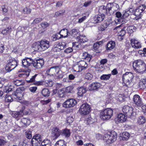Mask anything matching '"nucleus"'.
I'll return each instance as SVG.
<instances>
[{
    "mask_svg": "<svg viewBox=\"0 0 146 146\" xmlns=\"http://www.w3.org/2000/svg\"><path fill=\"white\" fill-rule=\"evenodd\" d=\"M5 100L6 102H9L13 101V99L11 96L6 95L5 96Z\"/></svg>",
    "mask_w": 146,
    "mask_h": 146,
    "instance_id": "680f3d73",
    "label": "nucleus"
},
{
    "mask_svg": "<svg viewBox=\"0 0 146 146\" xmlns=\"http://www.w3.org/2000/svg\"><path fill=\"white\" fill-rule=\"evenodd\" d=\"M28 60V64L29 66L32 64L33 65V63L35 60V59H33L31 58L26 57Z\"/></svg>",
    "mask_w": 146,
    "mask_h": 146,
    "instance_id": "052dcab7",
    "label": "nucleus"
},
{
    "mask_svg": "<svg viewBox=\"0 0 146 146\" xmlns=\"http://www.w3.org/2000/svg\"><path fill=\"white\" fill-rule=\"evenodd\" d=\"M64 13V11H60L56 12L54 16V17H57L60 15H62Z\"/></svg>",
    "mask_w": 146,
    "mask_h": 146,
    "instance_id": "338daca9",
    "label": "nucleus"
},
{
    "mask_svg": "<svg viewBox=\"0 0 146 146\" xmlns=\"http://www.w3.org/2000/svg\"><path fill=\"white\" fill-rule=\"evenodd\" d=\"M13 82L14 84L17 86L22 85L23 84V82L22 80H17L14 81Z\"/></svg>",
    "mask_w": 146,
    "mask_h": 146,
    "instance_id": "de8ad7c7",
    "label": "nucleus"
},
{
    "mask_svg": "<svg viewBox=\"0 0 146 146\" xmlns=\"http://www.w3.org/2000/svg\"><path fill=\"white\" fill-rule=\"evenodd\" d=\"M61 135L66 137H68L70 135V133L69 130L66 129L62 131Z\"/></svg>",
    "mask_w": 146,
    "mask_h": 146,
    "instance_id": "72a5a7b5",
    "label": "nucleus"
},
{
    "mask_svg": "<svg viewBox=\"0 0 146 146\" xmlns=\"http://www.w3.org/2000/svg\"><path fill=\"white\" fill-rule=\"evenodd\" d=\"M122 111L125 115L128 117L132 115L133 113V108L128 106H124L123 108Z\"/></svg>",
    "mask_w": 146,
    "mask_h": 146,
    "instance_id": "0eeeda50",
    "label": "nucleus"
},
{
    "mask_svg": "<svg viewBox=\"0 0 146 146\" xmlns=\"http://www.w3.org/2000/svg\"><path fill=\"white\" fill-rule=\"evenodd\" d=\"M90 109V106L85 103L81 105L79 109V111L81 114L86 115L89 113Z\"/></svg>",
    "mask_w": 146,
    "mask_h": 146,
    "instance_id": "20e7f679",
    "label": "nucleus"
},
{
    "mask_svg": "<svg viewBox=\"0 0 146 146\" xmlns=\"http://www.w3.org/2000/svg\"><path fill=\"white\" fill-rule=\"evenodd\" d=\"M79 32V30L78 29H73L71 31V35L72 36L76 35Z\"/></svg>",
    "mask_w": 146,
    "mask_h": 146,
    "instance_id": "3c124183",
    "label": "nucleus"
},
{
    "mask_svg": "<svg viewBox=\"0 0 146 146\" xmlns=\"http://www.w3.org/2000/svg\"><path fill=\"white\" fill-rule=\"evenodd\" d=\"M126 119L127 118L124 114L120 113L118 115L116 120V121L119 122L123 123L126 121Z\"/></svg>",
    "mask_w": 146,
    "mask_h": 146,
    "instance_id": "412c9836",
    "label": "nucleus"
},
{
    "mask_svg": "<svg viewBox=\"0 0 146 146\" xmlns=\"http://www.w3.org/2000/svg\"><path fill=\"white\" fill-rule=\"evenodd\" d=\"M60 33H61V34L62 37H67L68 35V34H70V33H69L67 29H64L61 30L60 32Z\"/></svg>",
    "mask_w": 146,
    "mask_h": 146,
    "instance_id": "c85d7f7f",
    "label": "nucleus"
},
{
    "mask_svg": "<svg viewBox=\"0 0 146 146\" xmlns=\"http://www.w3.org/2000/svg\"><path fill=\"white\" fill-rule=\"evenodd\" d=\"M34 141H37L39 143H41L42 140V136L39 134H36L34 136L32 139Z\"/></svg>",
    "mask_w": 146,
    "mask_h": 146,
    "instance_id": "c756f323",
    "label": "nucleus"
},
{
    "mask_svg": "<svg viewBox=\"0 0 146 146\" xmlns=\"http://www.w3.org/2000/svg\"><path fill=\"white\" fill-rule=\"evenodd\" d=\"M107 49L111 50L114 48L115 46V42L113 41H111L108 42L106 45Z\"/></svg>",
    "mask_w": 146,
    "mask_h": 146,
    "instance_id": "bb28decb",
    "label": "nucleus"
},
{
    "mask_svg": "<svg viewBox=\"0 0 146 146\" xmlns=\"http://www.w3.org/2000/svg\"><path fill=\"white\" fill-rule=\"evenodd\" d=\"M13 97L17 100H21L23 98V95L21 93L15 92L12 94Z\"/></svg>",
    "mask_w": 146,
    "mask_h": 146,
    "instance_id": "5701e85b",
    "label": "nucleus"
},
{
    "mask_svg": "<svg viewBox=\"0 0 146 146\" xmlns=\"http://www.w3.org/2000/svg\"><path fill=\"white\" fill-rule=\"evenodd\" d=\"M127 27H125L121 30L120 33H119V34L121 36H123L125 34L126 32L125 30L126 29Z\"/></svg>",
    "mask_w": 146,
    "mask_h": 146,
    "instance_id": "0e129e2a",
    "label": "nucleus"
},
{
    "mask_svg": "<svg viewBox=\"0 0 146 146\" xmlns=\"http://www.w3.org/2000/svg\"><path fill=\"white\" fill-rule=\"evenodd\" d=\"M113 111L110 108H107L102 111L100 114V118L104 120H108L113 115Z\"/></svg>",
    "mask_w": 146,
    "mask_h": 146,
    "instance_id": "f03ea898",
    "label": "nucleus"
},
{
    "mask_svg": "<svg viewBox=\"0 0 146 146\" xmlns=\"http://www.w3.org/2000/svg\"><path fill=\"white\" fill-rule=\"evenodd\" d=\"M28 27V25L23 26V27H18V29L21 31L23 33V32H25V30H27Z\"/></svg>",
    "mask_w": 146,
    "mask_h": 146,
    "instance_id": "5fc2aeb1",
    "label": "nucleus"
},
{
    "mask_svg": "<svg viewBox=\"0 0 146 146\" xmlns=\"http://www.w3.org/2000/svg\"><path fill=\"white\" fill-rule=\"evenodd\" d=\"M115 15L116 17L118 18L117 19L118 21L121 23V21H119V19H120V18H123L122 15L121 13L119 12H117L116 13Z\"/></svg>",
    "mask_w": 146,
    "mask_h": 146,
    "instance_id": "bf43d9fd",
    "label": "nucleus"
},
{
    "mask_svg": "<svg viewBox=\"0 0 146 146\" xmlns=\"http://www.w3.org/2000/svg\"><path fill=\"white\" fill-rule=\"evenodd\" d=\"M64 91L63 90H59L58 91V96L61 98L64 97Z\"/></svg>",
    "mask_w": 146,
    "mask_h": 146,
    "instance_id": "864d4df0",
    "label": "nucleus"
},
{
    "mask_svg": "<svg viewBox=\"0 0 146 146\" xmlns=\"http://www.w3.org/2000/svg\"><path fill=\"white\" fill-rule=\"evenodd\" d=\"M41 145L45 146H47V145H50L51 146V143L50 140L46 139L44 140L41 143Z\"/></svg>",
    "mask_w": 146,
    "mask_h": 146,
    "instance_id": "ea45409f",
    "label": "nucleus"
},
{
    "mask_svg": "<svg viewBox=\"0 0 146 146\" xmlns=\"http://www.w3.org/2000/svg\"><path fill=\"white\" fill-rule=\"evenodd\" d=\"M133 100L134 104L138 107H141L143 105V102L140 97L138 95H134L133 98Z\"/></svg>",
    "mask_w": 146,
    "mask_h": 146,
    "instance_id": "9b49d317",
    "label": "nucleus"
},
{
    "mask_svg": "<svg viewBox=\"0 0 146 146\" xmlns=\"http://www.w3.org/2000/svg\"><path fill=\"white\" fill-rule=\"evenodd\" d=\"M101 86L100 83L98 82H94L89 87V89L90 91L97 90Z\"/></svg>",
    "mask_w": 146,
    "mask_h": 146,
    "instance_id": "f3484780",
    "label": "nucleus"
},
{
    "mask_svg": "<svg viewBox=\"0 0 146 146\" xmlns=\"http://www.w3.org/2000/svg\"><path fill=\"white\" fill-rule=\"evenodd\" d=\"M126 29L129 33H131L135 30L136 27L133 25L130 26L128 27H127Z\"/></svg>",
    "mask_w": 146,
    "mask_h": 146,
    "instance_id": "79ce46f5",
    "label": "nucleus"
},
{
    "mask_svg": "<svg viewBox=\"0 0 146 146\" xmlns=\"http://www.w3.org/2000/svg\"><path fill=\"white\" fill-rule=\"evenodd\" d=\"M40 43L42 51L48 49L50 46L49 42L47 40H42Z\"/></svg>",
    "mask_w": 146,
    "mask_h": 146,
    "instance_id": "ddd939ff",
    "label": "nucleus"
},
{
    "mask_svg": "<svg viewBox=\"0 0 146 146\" xmlns=\"http://www.w3.org/2000/svg\"><path fill=\"white\" fill-rule=\"evenodd\" d=\"M78 63L82 70L86 69L87 66V64L86 62L84 60L80 61Z\"/></svg>",
    "mask_w": 146,
    "mask_h": 146,
    "instance_id": "473e14b6",
    "label": "nucleus"
},
{
    "mask_svg": "<svg viewBox=\"0 0 146 146\" xmlns=\"http://www.w3.org/2000/svg\"><path fill=\"white\" fill-rule=\"evenodd\" d=\"M139 87L141 89H144L146 87V80L143 79L139 82Z\"/></svg>",
    "mask_w": 146,
    "mask_h": 146,
    "instance_id": "f704fd0d",
    "label": "nucleus"
},
{
    "mask_svg": "<svg viewBox=\"0 0 146 146\" xmlns=\"http://www.w3.org/2000/svg\"><path fill=\"white\" fill-rule=\"evenodd\" d=\"M60 44H57L56 46L54 47L53 48V50L55 52H59L61 51L62 49L61 48V47L60 46Z\"/></svg>",
    "mask_w": 146,
    "mask_h": 146,
    "instance_id": "603ef678",
    "label": "nucleus"
},
{
    "mask_svg": "<svg viewBox=\"0 0 146 146\" xmlns=\"http://www.w3.org/2000/svg\"><path fill=\"white\" fill-rule=\"evenodd\" d=\"M117 135L115 131L110 132L104 135V140L108 144H110L115 141L117 138Z\"/></svg>",
    "mask_w": 146,
    "mask_h": 146,
    "instance_id": "f257e3e1",
    "label": "nucleus"
},
{
    "mask_svg": "<svg viewBox=\"0 0 146 146\" xmlns=\"http://www.w3.org/2000/svg\"><path fill=\"white\" fill-rule=\"evenodd\" d=\"M77 38L78 39V41L81 43L86 42L88 40L87 38L85 36H81L78 37Z\"/></svg>",
    "mask_w": 146,
    "mask_h": 146,
    "instance_id": "c03bdc74",
    "label": "nucleus"
},
{
    "mask_svg": "<svg viewBox=\"0 0 146 146\" xmlns=\"http://www.w3.org/2000/svg\"><path fill=\"white\" fill-rule=\"evenodd\" d=\"M44 64V60L43 59H35L33 63V66L36 69H39L42 68Z\"/></svg>",
    "mask_w": 146,
    "mask_h": 146,
    "instance_id": "6e6552de",
    "label": "nucleus"
},
{
    "mask_svg": "<svg viewBox=\"0 0 146 146\" xmlns=\"http://www.w3.org/2000/svg\"><path fill=\"white\" fill-rule=\"evenodd\" d=\"M73 89V87L71 86H69L66 88L64 90V91L67 93H71Z\"/></svg>",
    "mask_w": 146,
    "mask_h": 146,
    "instance_id": "69168bd1",
    "label": "nucleus"
},
{
    "mask_svg": "<svg viewBox=\"0 0 146 146\" xmlns=\"http://www.w3.org/2000/svg\"><path fill=\"white\" fill-rule=\"evenodd\" d=\"M62 131L56 127L53 129L51 132L52 138L53 140L57 139L61 135Z\"/></svg>",
    "mask_w": 146,
    "mask_h": 146,
    "instance_id": "1a4fd4ad",
    "label": "nucleus"
},
{
    "mask_svg": "<svg viewBox=\"0 0 146 146\" xmlns=\"http://www.w3.org/2000/svg\"><path fill=\"white\" fill-rule=\"evenodd\" d=\"M11 27L10 26L2 30L1 33L3 35H7V33H10L11 31Z\"/></svg>",
    "mask_w": 146,
    "mask_h": 146,
    "instance_id": "37998d69",
    "label": "nucleus"
},
{
    "mask_svg": "<svg viewBox=\"0 0 146 146\" xmlns=\"http://www.w3.org/2000/svg\"><path fill=\"white\" fill-rule=\"evenodd\" d=\"M102 41L97 42L94 43L93 46L94 48L96 50L100 46L102 45L103 44Z\"/></svg>",
    "mask_w": 146,
    "mask_h": 146,
    "instance_id": "a19ab883",
    "label": "nucleus"
},
{
    "mask_svg": "<svg viewBox=\"0 0 146 146\" xmlns=\"http://www.w3.org/2000/svg\"><path fill=\"white\" fill-rule=\"evenodd\" d=\"M105 15L103 14H98L95 15L94 17V19L96 23L101 22L104 19Z\"/></svg>",
    "mask_w": 146,
    "mask_h": 146,
    "instance_id": "6ab92c4d",
    "label": "nucleus"
},
{
    "mask_svg": "<svg viewBox=\"0 0 146 146\" xmlns=\"http://www.w3.org/2000/svg\"><path fill=\"white\" fill-rule=\"evenodd\" d=\"M76 103V101L74 99H70L63 103V106L64 108H70L74 107Z\"/></svg>",
    "mask_w": 146,
    "mask_h": 146,
    "instance_id": "423d86ee",
    "label": "nucleus"
},
{
    "mask_svg": "<svg viewBox=\"0 0 146 146\" xmlns=\"http://www.w3.org/2000/svg\"><path fill=\"white\" fill-rule=\"evenodd\" d=\"M111 75V74H103L100 77V79L105 80H108L110 79Z\"/></svg>",
    "mask_w": 146,
    "mask_h": 146,
    "instance_id": "49530a36",
    "label": "nucleus"
},
{
    "mask_svg": "<svg viewBox=\"0 0 146 146\" xmlns=\"http://www.w3.org/2000/svg\"><path fill=\"white\" fill-rule=\"evenodd\" d=\"M14 87L13 86L10 85L9 86H5L4 89V91L6 93H9L14 90Z\"/></svg>",
    "mask_w": 146,
    "mask_h": 146,
    "instance_id": "2f4dec72",
    "label": "nucleus"
},
{
    "mask_svg": "<svg viewBox=\"0 0 146 146\" xmlns=\"http://www.w3.org/2000/svg\"><path fill=\"white\" fill-rule=\"evenodd\" d=\"M25 135L28 139H30L32 138L31 132L29 130H28L26 131L25 133Z\"/></svg>",
    "mask_w": 146,
    "mask_h": 146,
    "instance_id": "09e8293b",
    "label": "nucleus"
},
{
    "mask_svg": "<svg viewBox=\"0 0 146 146\" xmlns=\"http://www.w3.org/2000/svg\"><path fill=\"white\" fill-rule=\"evenodd\" d=\"M134 69L139 73L143 74L146 70V68L145 64H143L141 65L136 67L133 68Z\"/></svg>",
    "mask_w": 146,
    "mask_h": 146,
    "instance_id": "a211bd4d",
    "label": "nucleus"
},
{
    "mask_svg": "<svg viewBox=\"0 0 146 146\" xmlns=\"http://www.w3.org/2000/svg\"><path fill=\"white\" fill-rule=\"evenodd\" d=\"M55 146H66V143L63 140H60L56 142Z\"/></svg>",
    "mask_w": 146,
    "mask_h": 146,
    "instance_id": "7c9ffc66",
    "label": "nucleus"
},
{
    "mask_svg": "<svg viewBox=\"0 0 146 146\" xmlns=\"http://www.w3.org/2000/svg\"><path fill=\"white\" fill-rule=\"evenodd\" d=\"M143 64H145V63L142 60H137L133 63V68H136V67L141 66Z\"/></svg>",
    "mask_w": 146,
    "mask_h": 146,
    "instance_id": "cd10ccee",
    "label": "nucleus"
},
{
    "mask_svg": "<svg viewBox=\"0 0 146 146\" xmlns=\"http://www.w3.org/2000/svg\"><path fill=\"white\" fill-rule=\"evenodd\" d=\"M42 21V19L41 18H38L35 19L31 23V24H36L39 23Z\"/></svg>",
    "mask_w": 146,
    "mask_h": 146,
    "instance_id": "13d9d810",
    "label": "nucleus"
},
{
    "mask_svg": "<svg viewBox=\"0 0 146 146\" xmlns=\"http://www.w3.org/2000/svg\"><path fill=\"white\" fill-rule=\"evenodd\" d=\"M77 90L78 91L77 94L78 96L80 97L83 96V94L86 92V89L83 87H78Z\"/></svg>",
    "mask_w": 146,
    "mask_h": 146,
    "instance_id": "393cba45",
    "label": "nucleus"
},
{
    "mask_svg": "<svg viewBox=\"0 0 146 146\" xmlns=\"http://www.w3.org/2000/svg\"><path fill=\"white\" fill-rule=\"evenodd\" d=\"M146 8V6L145 4H142L139 6L138 8L137 9L134 13L136 16H138L141 14V13L144 11Z\"/></svg>",
    "mask_w": 146,
    "mask_h": 146,
    "instance_id": "aec40b11",
    "label": "nucleus"
},
{
    "mask_svg": "<svg viewBox=\"0 0 146 146\" xmlns=\"http://www.w3.org/2000/svg\"><path fill=\"white\" fill-rule=\"evenodd\" d=\"M130 137L129 133L127 132H124L122 134H120V137L124 140H127Z\"/></svg>",
    "mask_w": 146,
    "mask_h": 146,
    "instance_id": "a878e982",
    "label": "nucleus"
},
{
    "mask_svg": "<svg viewBox=\"0 0 146 146\" xmlns=\"http://www.w3.org/2000/svg\"><path fill=\"white\" fill-rule=\"evenodd\" d=\"M93 77V75L90 73H87L85 75V78L88 80H91Z\"/></svg>",
    "mask_w": 146,
    "mask_h": 146,
    "instance_id": "4d7b16f0",
    "label": "nucleus"
},
{
    "mask_svg": "<svg viewBox=\"0 0 146 146\" xmlns=\"http://www.w3.org/2000/svg\"><path fill=\"white\" fill-rule=\"evenodd\" d=\"M99 10H101L102 12L106 13L108 15H109L110 14V12L108 11V10H107V6L106 7L104 6L101 7L99 9Z\"/></svg>",
    "mask_w": 146,
    "mask_h": 146,
    "instance_id": "58836bf2",
    "label": "nucleus"
},
{
    "mask_svg": "<svg viewBox=\"0 0 146 146\" xmlns=\"http://www.w3.org/2000/svg\"><path fill=\"white\" fill-rule=\"evenodd\" d=\"M41 143H39L37 141H34L33 139L31 140V144L32 146H39V144Z\"/></svg>",
    "mask_w": 146,
    "mask_h": 146,
    "instance_id": "e2e57ef3",
    "label": "nucleus"
},
{
    "mask_svg": "<svg viewBox=\"0 0 146 146\" xmlns=\"http://www.w3.org/2000/svg\"><path fill=\"white\" fill-rule=\"evenodd\" d=\"M88 16H83L82 17L78 19V22L79 23H82L86 19L87 17H88Z\"/></svg>",
    "mask_w": 146,
    "mask_h": 146,
    "instance_id": "774afa93",
    "label": "nucleus"
},
{
    "mask_svg": "<svg viewBox=\"0 0 146 146\" xmlns=\"http://www.w3.org/2000/svg\"><path fill=\"white\" fill-rule=\"evenodd\" d=\"M133 78V75L131 72H127L123 74L122 77V80L123 81L129 82V80Z\"/></svg>",
    "mask_w": 146,
    "mask_h": 146,
    "instance_id": "dca6fc26",
    "label": "nucleus"
},
{
    "mask_svg": "<svg viewBox=\"0 0 146 146\" xmlns=\"http://www.w3.org/2000/svg\"><path fill=\"white\" fill-rule=\"evenodd\" d=\"M119 6L118 4L116 3H109L107 4V8L110 12V15L112 14L114 11H117L119 9Z\"/></svg>",
    "mask_w": 146,
    "mask_h": 146,
    "instance_id": "39448f33",
    "label": "nucleus"
},
{
    "mask_svg": "<svg viewBox=\"0 0 146 146\" xmlns=\"http://www.w3.org/2000/svg\"><path fill=\"white\" fill-rule=\"evenodd\" d=\"M131 14V12L130 10H127L125 11L122 15L123 18H120L119 19V21H121V23L122 24L126 23L127 21V20L126 19Z\"/></svg>",
    "mask_w": 146,
    "mask_h": 146,
    "instance_id": "2eb2a0df",
    "label": "nucleus"
},
{
    "mask_svg": "<svg viewBox=\"0 0 146 146\" xmlns=\"http://www.w3.org/2000/svg\"><path fill=\"white\" fill-rule=\"evenodd\" d=\"M145 121V119L143 116H140L138 118V122L139 124L140 125L144 123Z\"/></svg>",
    "mask_w": 146,
    "mask_h": 146,
    "instance_id": "a18cd8bd",
    "label": "nucleus"
},
{
    "mask_svg": "<svg viewBox=\"0 0 146 146\" xmlns=\"http://www.w3.org/2000/svg\"><path fill=\"white\" fill-rule=\"evenodd\" d=\"M8 62L5 67V69L7 72H10L17 65V61L13 58H9Z\"/></svg>",
    "mask_w": 146,
    "mask_h": 146,
    "instance_id": "7ed1b4c3",
    "label": "nucleus"
},
{
    "mask_svg": "<svg viewBox=\"0 0 146 146\" xmlns=\"http://www.w3.org/2000/svg\"><path fill=\"white\" fill-rule=\"evenodd\" d=\"M21 121L23 124V126L27 127L31 123V121L28 118H24L21 119Z\"/></svg>",
    "mask_w": 146,
    "mask_h": 146,
    "instance_id": "b1692460",
    "label": "nucleus"
},
{
    "mask_svg": "<svg viewBox=\"0 0 146 146\" xmlns=\"http://www.w3.org/2000/svg\"><path fill=\"white\" fill-rule=\"evenodd\" d=\"M38 74H35L34 76H32V77L30 78L29 80H27L28 83H30V82H35V78L37 75Z\"/></svg>",
    "mask_w": 146,
    "mask_h": 146,
    "instance_id": "6e6d98bb",
    "label": "nucleus"
},
{
    "mask_svg": "<svg viewBox=\"0 0 146 146\" xmlns=\"http://www.w3.org/2000/svg\"><path fill=\"white\" fill-rule=\"evenodd\" d=\"M92 57L91 55L87 52L83 53V58L86 59L89 62L90 61Z\"/></svg>",
    "mask_w": 146,
    "mask_h": 146,
    "instance_id": "e433bc0d",
    "label": "nucleus"
},
{
    "mask_svg": "<svg viewBox=\"0 0 146 146\" xmlns=\"http://www.w3.org/2000/svg\"><path fill=\"white\" fill-rule=\"evenodd\" d=\"M40 42H37L33 44H32V48L35 51L38 52H41V49Z\"/></svg>",
    "mask_w": 146,
    "mask_h": 146,
    "instance_id": "4be33fe9",
    "label": "nucleus"
},
{
    "mask_svg": "<svg viewBox=\"0 0 146 146\" xmlns=\"http://www.w3.org/2000/svg\"><path fill=\"white\" fill-rule=\"evenodd\" d=\"M59 72V69L58 66H53L51 67L48 70L47 73L49 75L54 76L56 75Z\"/></svg>",
    "mask_w": 146,
    "mask_h": 146,
    "instance_id": "9d476101",
    "label": "nucleus"
},
{
    "mask_svg": "<svg viewBox=\"0 0 146 146\" xmlns=\"http://www.w3.org/2000/svg\"><path fill=\"white\" fill-rule=\"evenodd\" d=\"M130 43L132 47L135 49L141 48V44L140 42L135 38H132L130 40Z\"/></svg>",
    "mask_w": 146,
    "mask_h": 146,
    "instance_id": "f8f14e48",
    "label": "nucleus"
},
{
    "mask_svg": "<svg viewBox=\"0 0 146 146\" xmlns=\"http://www.w3.org/2000/svg\"><path fill=\"white\" fill-rule=\"evenodd\" d=\"M42 95L44 97H48L49 96L50 92L47 88L43 89L41 92Z\"/></svg>",
    "mask_w": 146,
    "mask_h": 146,
    "instance_id": "c9c22d12",
    "label": "nucleus"
},
{
    "mask_svg": "<svg viewBox=\"0 0 146 146\" xmlns=\"http://www.w3.org/2000/svg\"><path fill=\"white\" fill-rule=\"evenodd\" d=\"M73 69L74 71L76 72H80L82 70L78 63L74 65Z\"/></svg>",
    "mask_w": 146,
    "mask_h": 146,
    "instance_id": "4c0bfd02",
    "label": "nucleus"
},
{
    "mask_svg": "<svg viewBox=\"0 0 146 146\" xmlns=\"http://www.w3.org/2000/svg\"><path fill=\"white\" fill-rule=\"evenodd\" d=\"M24 108L23 107L22 109V110L19 111H13L11 115L14 118L17 119V120L19 119V118L24 115L23 113Z\"/></svg>",
    "mask_w": 146,
    "mask_h": 146,
    "instance_id": "4468645a",
    "label": "nucleus"
},
{
    "mask_svg": "<svg viewBox=\"0 0 146 146\" xmlns=\"http://www.w3.org/2000/svg\"><path fill=\"white\" fill-rule=\"evenodd\" d=\"M30 143L29 139L24 138L23 141L22 145L23 146H28Z\"/></svg>",
    "mask_w": 146,
    "mask_h": 146,
    "instance_id": "8fccbe9b",
    "label": "nucleus"
}]
</instances>
